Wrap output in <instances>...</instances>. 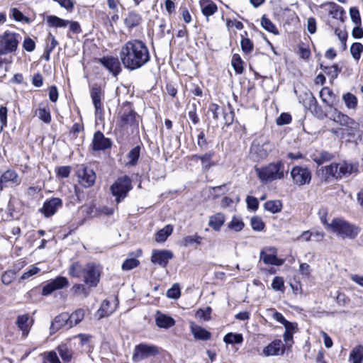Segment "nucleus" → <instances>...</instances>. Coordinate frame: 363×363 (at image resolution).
<instances>
[{
	"instance_id": "1",
	"label": "nucleus",
	"mask_w": 363,
	"mask_h": 363,
	"mask_svg": "<svg viewBox=\"0 0 363 363\" xmlns=\"http://www.w3.org/2000/svg\"><path fill=\"white\" fill-rule=\"evenodd\" d=\"M119 57L125 69L133 71L145 65L150 60V54L145 43L130 40L121 46Z\"/></svg>"
},
{
	"instance_id": "2",
	"label": "nucleus",
	"mask_w": 363,
	"mask_h": 363,
	"mask_svg": "<svg viewBox=\"0 0 363 363\" xmlns=\"http://www.w3.org/2000/svg\"><path fill=\"white\" fill-rule=\"evenodd\" d=\"M69 274L73 277H83L87 286L96 287L100 281L101 270L94 262L83 266L79 262H74L69 267Z\"/></svg>"
},
{
	"instance_id": "3",
	"label": "nucleus",
	"mask_w": 363,
	"mask_h": 363,
	"mask_svg": "<svg viewBox=\"0 0 363 363\" xmlns=\"http://www.w3.org/2000/svg\"><path fill=\"white\" fill-rule=\"evenodd\" d=\"M328 229L342 239L354 240L360 233V228L351 223L343 218H334L330 225Z\"/></svg>"
},
{
	"instance_id": "4",
	"label": "nucleus",
	"mask_w": 363,
	"mask_h": 363,
	"mask_svg": "<svg viewBox=\"0 0 363 363\" xmlns=\"http://www.w3.org/2000/svg\"><path fill=\"white\" fill-rule=\"evenodd\" d=\"M256 172L260 181L267 184L284 177V164L281 161L272 162L265 167L256 168Z\"/></svg>"
},
{
	"instance_id": "5",
	"label": "nucleus",
	"mask_w": 363,
	"mask_h": 363,
	"mask_svg": "<svg viewBox=\"0 0 363 363\" xmlns=\"http://www.w3.org/2000/svg\"><path fill=\"white\" fill-rule=\"evenodd\" d=\"M352 169V167L346 162L332 163L323 167L320 172H321L323 179L325 182H328L333 179H340L347 174H350Z\"/></svg>"
},
{
	"instance_id": "6",
	"label": "nucleus",
	"mask_w": 363,
	"mask_h": 363,
	"mask_svg": "<svg viewBox=\"0 0 363 363\" xmlns=\"http://www.w3.org/2000/svg\"><path fill=\"white\" fill-rule=\"evenodd\" d=\"M132 181L130 178L124 175L118 177L111 186L110 191L111 194L116 198L117 203H121L132 189Z\"/></svg>"
},
{
	"instance_id": "7",
	"label": "nucleus",
	"mask_w": 363,
	"mask_h": 363,
	"mask_svg": "<svg viewBox=\"0 0 363 363\" xmlns=\"http://www.w3.org/2000/svg\"><path fill=\"white\" fill-rule=\"evenodd\" d=\"M331 119L340 125L345 126V129L339 128L338 130L342 132L345 130L349 137H354L359 130V123L356 122L348 116L342 113L337 109H335L332 113Z\"/></svg>"
},
{
	"instance_id": "8",
	"label": "nucleus",
	"mask_w": 363,
	"mask_h": 363,
	"mask_svg": "<svg viewBox=\"0 0 363 363\" xmlns=\"http://www.w3.org/2000/svg\"><path fill=\"white\" fill-rule=\"evenodd\" d=\"M21 35L6 31L0 36V54H9L16 50Z\"/></svg>"
},
{
	"instance_id": "9",
	"label": "nucleus",
	"mask_w": 363,
	"mask_h": 363,
	"mask_svg": "<svg viewBox=\"0 0 363 363\" xmlns=\"http://www.w3.org/2000/svg\"><path fill=\"white\" fill-rule=\"evenodd\" d=\"M76 174L79 183L84 187L89 188L94 184L96 176L92 169L81 164L77 166Z\"/></svg>"
},
{
	"instance_id": "10",
	"label": "nucleus",
	"mask_w": 363,
	"mask_h": 363,
	"mask_svg": "<svg viewBox=\"0 0 363 363\" xmlns=\"http://www.w3.org/2000/svg\"><path fill=\"white\" fill-rule=\"evenodd\" d=\"M21 183V178L16 170L9 169L4 172H0V192L4 188L18 186Z\"/></svg>"
},
{
	"instance_id": "11",
	"label": "nucleus",
	"mask_w": 363,
	"mask_h": 363,
	"mask_svg": "<svg viewBox=\"0 0 363 363\" xmlns=\"http://www.w3.org/2000/svg\"><path fill=\"white\" fill-rule=\"evenodd\" d=\"M96 61L101 64L114 77H117L122 70L120 57L118 58L112 55H106L96 59Z\"/></svg>"
},
{
	"instance_id": "12",
	"label": "nucleus",
	"mask_w": 363,
	"mask_h": 363,
	"mask_svg": "<svg viewBox=\"0 0 363 363\" xmlns=\"http://www.w3.org/2000/svg\"><path fill=\"white\" fill-rule=\"evenodd\" d=\"M158 353L157 347L149 345L145 343H140L135 347L133 360L134 362L140 361L152 356H155Z\"/></svg>"
},
{
	"instance_id": "13",
	"label": "nucleus",
	"mask_w": 363,
	"mask_h": 363,
	"mask_svg": "<svg viewBox=\"0 0 363 363\" xmlns=\"http://www.w3.org/2000/svg\"><path fill=\"white\" fill-rule=\"evenodd\" d=\"M291 175L294 183L298 186L309 184L311 180V172L307 167H294L291 171Z\"/></svg>"
},
{
	"instance_id": "14",
	"label": "nucleus",
	"mask_w": 363,
	"mask_h": 363,
	"mask_svg": "<svg viewBox=\"0 0 363 363\" xmlns=\"http://www.w3.org/2000/svg\"><path fill=\"white\" fill-rule=\"evenodd\" d=\"M90 96L95 108L96 114L101 113L104 108L102 99L104 96V91L101 85L94 84L90 87Z\"/></svg>"
},
{
	"instance_id": "15",
	"label": "nucleus",
	"mask_w": 363,
	"mask_h": 363,
	"mask_svg": "<svg viewBox=\"0 0 363 363\" xmlns=\"http://www.w3.org/2000/svg\"><path fill=\"white\" fill-rule=\"evenodd\" d=\"M62 200L57 197H53L46 200L40 211L45 218H49L55 215L57 211L62 207Z\"/></svg>"
},
{
	"instance_id": "16",
	"label": "nucleus",
	"mask_w": 363,
	"mask_h": 363,
	"mask_svg": "<svg viewBox=\"0 0 363 363\" xmlns=\"http://www.w3.org/2000/svg\"><path fill=\"white\" fill-rule=\"evenodd\" d=\"M277 250L275 247H269L260 252V259L265 264L274 266H281L284 259H279L277 257Z\"/></svg>"
},
{
	"instance_id": "17",
	"label": "nucleus",
	"mask_w": 363,
	"mask_h": 363,
	"mask_svg": "<svg viewBox=\"0 0 363 363\" xmlns=\"http://www.w3.org/2000/svg\"><path fill=\"white\" fill-rule=\"evenodd\" d=\"M91 145L94 151L106 150L111 147L112 142L101 131H97L94 135Z\"/></svg>"
},
{
	"instance_id": "18",
	"label": "nucleus",
	"mask_w": 363,
	"mask_h": 363,
	"mask_svg": "<svg viewBox=\"0 0 363 363\" xmlns=\"http://www.w3.org/2000/svg\"><path fill=\"white\" fill-rule=\"evenodd\" d=\"M136 123V113L131 108L130 105L128 104L123 108V112L121 113L119 125L121 128H125L127 126H132Z\"/></svg>"
},
{
	"instance_id": "19",
	"label": "nucleus",
	"mask_w": 363,
	"mask_h": 363,
	"mask_svg": "<svg viewBox=\"0 0 363 363\" xmlns=\"http://www.w3.org/2000/svg\"><path fill=\"white\" fill-rule=\"evenodd\" d=\"M173 253L167 250H154L152 252L151 262L157 264L162 267H166L169 260L173 258Z\"/></svg>"
},
{
	"instance_id": "20",
	"label": "nucleus",
	"mask_w": 363,
	"mask_h": 363,
	"mask_svg": "<svg viewBox=\"0 0 363 363\" xmlns=\"http://www.w3.org/2000/svg\"><path fill=\"white\" fill-rule=\"evenodd\" d=\"M68 280L64 277H58L43 287L42 294L48 296L57 289H61L68 285Z\"/></svg>"
},
{
	"instance_id": "21",
	"label": "nucleus",
	"mask_w": 363,
	"mask_h": 363,
	"mask_svg": "<svg viewBox=\"0 0 363 363\" xmlns=\"http://www.w3.org/2000/svg\"><path fill=\"white\" fill-rule=\"evenodd\" d=\"M285 348L281 340H275L263 349V354L267 357L281 355L284 353Z\"/></svg>"
},
{
	"instance_id": "22",
	"label": "nucleus",
	"mask_w": 363,
	"mask_h": 363,
	"mask_svg": "<svg viewBox=\"0 0 363 363\" xmlns=\"http://www.w3.org/2000/svg\"><path fill=\"white\" fill-rule=\"evenodd\" d=\"M322 7L325 8L328 14L335 19H339L344 21L343 16L345 14L344 9L342 6L334 2H326L322 5Z\"/></svg>"
},
{
	"instance_id": "23",
	"label": "nucleus",
	"mask_w": 363,
	"mask_h": 363,
	"mask_svg": "<svg viewBox=\"0 0 363 363\" xmlns=\"http://www.w3.org/2000/svg\"><path fill=\"white\" fill-rule=\"evenodd\" d=\"M156 325L161 328H169L175 324L174 320L160 311H157L155 315Z\"/></svg>"
},
{
	"instance_id": "24",
	"label": "nucleus",
	"mask_w": 363,
	"mask_h": 363,
	"mask_svg": "<svg viewBox=\"0 0 363 363\" xmlns=\"http://www.w3.org/2000/svg\"><path fill=\"white\" fill-rule=\"evenodd\" d=\"M274 145L269 142H266L262 145H255L252 147L251 152H255L259 159L266 158L272 150Z\"/></svg>"
},
{
	"instance_id": "25",
	"label": "nucleus",
	"mask_w": 363,
	"mask_h": 363,
	"mask_svg": "<svg viewBox=\"0 0 363 363\" xmlns=\"http://www.w3.org/2000/svg\"><path fill=\"white\" fill-rule=\"evenodd\" d=\"M190 329L195 339L208 340L211 337L210 332L201 326L195 325L194 323H191Z\"/></svg>"
},
{
	"instance_id": "26",
	"label": "nucleus",
	"mask_w": 363,
	"mask_h": 363,
	"mask_svg": "<svg viewBox=\"0 0 363 363\" xmlns=\"http://www.w3.org/2000/svg\"><path fill=\"white\" fill-rule=\"evenodd\" d=\"M16 325L22 331L23 335L26 337L30 328V323H29V315L28 314L18 315L16 320Z\"/></svg>"
},
{
	"instance_id": "27",
	"label": "nucleus",
	"mask_w": 363,
	"mask_h": 363,
	"mask_svg": "<svg viewBox=\"0 0 363 363\" xmlns=\"http://www.w3.org/2000/svg\"><path fill=\"white\" fill-rule=\"evenodd\" d=\"M225 220L222 213H217L209 218L208 225L216 231H219Z\"/></svg>"
},
{
	"instance_id": "28",
	"label": "nucleus",
	"mask_w": 363,
	"mask_h": 363,
	"mask_svg": "<svg viewBox=\"0 0 363 363\" xmlns=\"http://www.w3.org/2000/svg\"><path fill=\"white\" fill-rule=\"evenodd\" d=\"M46 23L48 26L52 28H66L69 23V20L62 19L57 16H48Z\"/></svg>"
},
{
	"instance_id": "29",
	"label": "nucleus",
	"mask_w": 363,
	"mask_h": 363,
	"mask_svg": "<svg viewBox=\"0 0 363 363\" xmlns=\"http://www.w3.org/2000/svg\"><path fill=\"white\" fill-rule=\"evenodd\" d=\"M214 155L213 152H209L202 155H193V159L200 160L203 166V168L206 170L208 169L211 167L215 164L213 162V157Z\"/></svg>"
},
{
	"instance_id": "30",
	"label": "nucleus",
	"mask_w": 363,
	"mask_h": 363,
	"mask_svg": "<svg viewBox=\"0 0 363 363\" xmlns=\"http://www.w3.org/2000/svg\"><path fill=\"white\" fill-rule=\"evenodd\" d=\"M116 309V306H112V303L108 300H104L100 308L97 311L99 318H104L111 315Z\"/></svg>"
},
{
	"instance_id": "31",
	"label": "nucleus",
	"mask_w": 363,
	"mask_h": 363,
	"mask_svg": "<svg viewBox=\"0 0 363 363\" xmlns=\"http://www.w3.org/2000/svg\"><path fill=\"white\" fill-rule=\"evenodd\" d=\"M68 325V315L67 314H60L56 316L54 320L51 323L50 330L51 333L57 332L61 327L64 325Z\"/></svg>"
},
{
	"instance_id": "32",
	"label": "nucleus",
	"mask_w": 363,
	"mask_h": 363,
	"mask_svg": "<svg viewBox=\"0 0 363 363\" xmlns=\"http://www.w3.org/2000/svg\"><path fill=\"white\" fill-rule=\"evenodd\" d=\"M200 6L203 14L207 17L214 14L217 11V6L209 0L201 1Z\"/></svg>"
},
{
	"instance_id": "33",
	"label": "nucleus",
	"mask_w": 363,
	"mask_h": 363,
	"mask_svg": "<svg viewBox=\"0 0 363 363\" xmlns=\"http://www.w3.org/2000/svg\"><path fill=\"white\" fill-rule=\"evenodd\" d=\"M142 21V18L140 14L132 11L130 12L128 16L125 18V24L128 28H134L138 26Z\"/></svg>"
},
{
	"instance_id": "34",
	"label": "nucleus",
	"mask_w": 363,
	"mask_h": 363,
	"mask_svg": "<svg viewBox=\"0 0 363 363\" xmlns=\"http://www.w3.org/2000/svg\"><path fill=\"white\" fill-rule=\"evenodd\" d=\"M84 318V311L79 308L74 311L70 315H68V325L70 327L77 325Z\"/></svg>"
},
{
	"instance_id": "35",
	"label": "nucleus",
	"mask_w": 363,
	"mask_h": 363,
	"mask_svg": "<svg viewBox=\"0 0 363 363\" xmlns=\"http://www.w3.org/2000/svg\"><path fill=\"white\" fill-rule=\"evenodd\" d=\"M349 359L352 363H362L363 347L362 345H357L354 347L350 354Z\"/></svg>"
},
{
	"instance_id": "36",
	"label": "nucleus",
	"mask_w": 363,
	"mask_h": 363,
	"mask_svg": "<svg viewBox=\"0 0 363 363\" xmlns=\"http://www.w3.org/2000/svg\"><path fill=\"white\" fill-rule=\"evenodd\" d=\"M35 114L45 123H49L51 121L50 111L47 106H44L43 107L40 106V108L36 110Z\"/></svg>"
},
{
	"instance_id": "37",
	"label": "nucleus",
	"mask_w": 363,
	"mask_h": 363,
	"mask_svg": "<svg viewBox=\"0 0 363 363\" xmlns=\"http://www.w3.org/2000/svg\"><path fill=\"white\" fill-rule=\"evenodd\" d=\"M231 65L238 74H241L244 71L243 61L238 54H234L232 57Z\"/></svg>"
},
{
	"instance_id": "38",
	"label": "nucleus",
	"mask_w": 363,
	"mask_h": 363,
	"mask_svg": "<svg viewBox=\"0 0 363 363\" xmlns=\"http://www.w3.org/2000/svg\"><path fill=\"white\" fill-rule=\"evenodd\" d=\"M261 26L267 31L277 35L279 31L275 25L268 18L266 15H263L261 18Z\"/></svg>"
},
{
	"instance_id": "39",
	"label": "nucleus",
	"mask_w": 363,
	"mask_h": 363,
	"mask_svg": "<svg viewBox=\"0 0 363 363\" xmlns=\"http://www.w3.org/2000/svg\"><path fill=\"white\" fill-rule=\"evenodd\" d=\"M244 227L245 223H243L242 220L235 216L232 218V220L228 224V229L235 232L241 231Z\"/></svg>"
},
{
	"instance_id": "40",
	"label": "nucleus",
	"mask_w": 363,
	"mask_h": 363,
	"mask_svg": "<svg viewBox=\"0 0 363 363\" xmlns=\"http://www.w3.org/2000/svg\"><path fill=\"white\" fill-rule=\"evenodd\" d=\"M60 357L65 362H69L73 356V352L66 345H59L57 348Z\"/></svg>"
},
{
	"instance_id": "41",
	"label": "nucleus",
	"mask_w": 363,
	"mask_h": 363,
	"mask_svg": "<svg viewBox=\"0 0 363 363\" xmlns=\"http://www.w3.org/2000/svg\"><path fill=\"white\" fill-rule=\"evenodd\" d=\"M72 291L74 295L84 298L88 296L89 294V289L82 284H76L72 288Z\"/></svg>"
},
{
	"instance_id": "42",
	"label": "nucleus",
	"mask_w": 363,
	"mask_h": 363,
	"mask_svg": "<svg viewBox=\"0 0 363 363\" xmlns=\"http://www.w3.org/2000/svg\"><path fill=\"white\" fill-rule=\"evenodd\" d=\"M264 209L272 213H276L281 211L282 204L280 201H268L264 205Z\"/></svg>"
},
{
	"instance_id": "43",
	"label": "nucleus",
	"mask_w": 363,
	"mask_h": 363,
	"mask_svg": "<svg viewBox=\"0 0 363 363\" xmlns=\"http://www.w3.org/2000/svg\"><path fill=\"white\" fill-rule=\"evenodd\" d=\"M140 148L139 146L135 147L130 150L127 155L128 162L127 164L134 166L137 164L140 157Z\"/></svg>"
},
{
	"instance_id": "44",
	"label": "nucleus",
	"mask_w": 363,
	"mask_h": 363,
	"mask_svg": "<svg viewBox=\"0 0 363 363\" xmlns=\"http://www.w3.org/2000/svg\"><path fill=\"white\" fill-rule=\"evenodd\" d=\"M172 228L170 225H166L159 230L155 235V240L158 242H164L172 234Z\"/></svg>"
},
{
	"instance_id": "45",
	"label": "nucleus",
	"mask_w": 363,
	"mask_h": 363,
	"mask_svg": "<svg viewBox=\"0 0 363 363\" xmlns=\"http://www.w3.org/2000/svg\"><path fill=\"white\" fill-rule=\"evenodd\" d=\"M223 341L226 344H241L243 341V337L241 334L229 333L224 336Z\"/></svg>"
},
{
	"instance_id": "46",
	"label": "nucleus",
	"mask_w": 363,
	"mask_h": 363,
	"mask_svg": "<svg viewBox=\"0 0 363 363\" xmlns=\"http://www.w3.org/2000/svg\"><path fill=\"white\" fill-rule=\"evenodd\" d=\"M333 158V155L327 152L322 151L318 155L313 157V161L318 165L323 164L325 162H328Z\"/></svg>"
},
{
	"instance_id": "47",
	"label": "nucleus",
	"mask_w": 363,
	"mask_h": 363,
	"mask_svg": "<svg viewBox=\"0 0 363 363\" xmlns=\"http://www.w3.org/2000/svg\"><path fill=\"white\" fill-rule=\"evenodd\" d=\"M363 52V45L360 43H354L350 47V52L355 60H359Z\"/></svg>"
},
{
	"instance_id": "48",
	"label": "nucleus",
	"mask_w": 363,
	"mask_h": 363,
	"mask_svg": "<svg viewBox=\"0 0 363 363\" xmlns=\"http://www.w3.org/2000/svg\"><path fill=\"white\" fill-rule=\"evenodd\" d=\"M343 100L348 108L355 109L357 106V99L352 94L347 93L343 96Z\"/></svg>"
},
{
	"instance_id": "49",
	"label": "nucleus",
	"mask_w": 363,
	"mask_h": 363,
	"mask_svg": "<svg viewBox=\"0 0 363 363\" xmlns=\"http://www.w3.org/2000/svg\"><path fill=\"white\" fill-rule=\"evenodd\" d=\"M241 37L240 45L242 52L245 54L250 53L254 48L253 43L249 38L244 37L242 35Z\"/></svg>"
},
{
	"instance_id": "50",
	"label": "nucleus",
	"mask_w": 363,
	"mask_h": 363,
	"mask_svg": "<svg viewBox=\"0 0 363 363\" xmlns=\"http://www.w3.org/2000/svg\"><path fill=\"white\" fill-rule=\"evenodd\" d=\"M320 67L326 74L330 75L332 79L336 78L338 74L340 72V69L337 65H334L330 67H323L321 65Z\"/></svg>"
},
{
	"instance_id": "51",
	"label": "nucleus",
	"mask_w": 363,
	"mask_h": 363,
	"mask_svg": "<svg viewBox=\"0 0 363 363\" xmlns=\"http://www.w3.org/2000/svg\"><path fill=\"white\" fill-rule=\"evenodd\" d=\"M211 312L212 309L211 307H206L205 309L200 308L196 311V317L203 320H209Z\"/></svg>"
},
{
	"instance_id": "52",
	"label": "nucleus",
	"mask_w": 363,
	"mask_h": 363,
	"mask_svg": "<svg viewBox=\"0 0 363 363\" xmlns=\"http://www.w3.org/2000/svg\"><path fill=\"white\" fill-rule=\"evenodd\" d=\"M320 97L323 102L329 105L330 99L333 97V93L329 88L324 87L320 91Z\"/></svg>"
},
{
	"instance_id": "53",
	"label": "nucleus",
	"mask_w": 363,
	"mask_h": 363,
	"mask_svg": "<svg viewBox=\"0 0 363 363\" xmlns=\"http://www.w3.org/2000/svg\"><path fill=\"white\" fill-rule=\"evenodd\" d=\"M43 363H60V361L57 353L54 351H50L43 354Z\"/></svg>"
},
{
	"instance_id": "54",
	"label": "nucleus",
	"mask_w": 363,
	"mask_h": 363,
	"mask_svg": "<svg viewBox=\"0 0 363 363\" xmlns=\"http://www.w3.org/2000/svg\"><path fill=\"white\" fill-rule=\"evenodd\" d=\"M251 227L254 230L261 231L264 228V224L261 218L258 216H254L250 220Z\"/></svg>"
},
{
	"instance_id": "55",
	"label": "nucleus",
	"mask_w": 363,
	"mask_h": 363,
	"mask_svg": "<svg viewBox=\"0 0 363 363\" xmlns=\"http://www.w3.org/2000/svg\"><path fill=\"white\" fill-rule=\"evenodd\" d=\"M272 287L275 291H284V281L282 277H275L272 283Z\"/></svg>"
},
{
	"instance_id": "56",
	"label": "nucleus",
	"mask_w": 363,
	"mask_h": 363,
	"mask_svg": "<svg viewBox=\"0 0 363 363\" xmlns=\"http://www.w3.org/2000/svg\"><path fill=\"white\" fill-rule=\"evenodd\" d=\"M201 238L197 235H189L184 238L183 245L185 247L189 246L194 243L200 244Z\"/></svg>"
},
{
	"instance_id": "57",
	"label": "nucleus",
	"mask_w": 363,
	"mask_h": 363,
	"mask_svg": "<svg viewBox=\"0 0 363 363\" xmlns=\"http://www.w3.org/2000/svg\"><path fill=\"white\" fill-rule=\"evenodd\" d=\"M140 264L139 260L135 258L127 259L122 264L123 270H130L136 267Z\"/></svg>"
},
{
	"instance_id": "58",
	"label": "nucleus",
	"mask_w": 363,
	"mask_h": 363,
	"mask_svg": "<svg viewBox=\"0 0 363 363\" xmlns=\"http://www.w3.org/2000/svg\"><path fill=\"white\" fill-rule=\"evenodd\" d=\"M350 15L351 20L355 25L362 24L359 11L356 7L350 8Z\"/></svg>"
},
{
	"instance_id": "59",
	"label": "nucleus",
	"mask_w": 363,
	"mask_h": 363,
	"mask_svg": "<svg viewBox=\"0 0 363 363\" xmlns=\"http://www.w3.org/2000/svg\"><path fill=\"white\" fill-rule=\"evenodd\" d=\"M188 116L194 125L199 123V118L196 113V105L195 104H193L190 106L189 111L188 112Z\"/></svg>"
},
{
	"instance_id": "60",
	"label": "nucleus",
	"mask_w": 363,
	"mask_h": 363,
	"mask_svg": "<svg viewBox=\"0 0 363 363\" xmlns=\"http://www.w3.org/2000/svg\"><path fill=\"white\" fill-rule=\"evenodd\" d=\"M11 12L13 18L16 21H26V22L29 21V18L24 16L23 13L21 11H20L18 9L13 8L11 9Z\"/></svg>"
},
{
	"instance_id": "61",
	"label": "nucleus",
	"mask_w": 363,
	"mask_h": 363,
	"mask_svg": "<svg viewBox=\"0 0 363 363\" xmlns=\"http://www.w3.org/2000/svg\"><path fill=\"white\" fill-rule=\"evenodd\" d=\"M16 276V273L13 270H8L5 272L2 277H1V281L4 284H9L11 283V281L14 279Z\"/></svg>"
},
{
	"instance_id": "62",
	"label": "nucleus",
	"mask_w": 363,
	"mask_h": 363,
	"mask_svg": "<svg viewBox=\"0 0 363 363\" xmlns=\"http://www.w3.org/2000/svg\"><path fill=\"white\" fill-rule=\"evenodd\" d=\"M291 116L290 114H289L287 113H282L277 118V124L279 125L289 124L291 123Z\"/></svg>"
},
{
	"instance_id": "63",
	"label": "nucleus",
	"mask_w": 363,
	"mask_h": 363,
	"mask_svg": "<svg viewBox=\"0 0 363 363\" xmlns=\"http://www.w3.org/2000/svg\"><path fill=\"white\" fill-rule=\"evenodd\" d=\"M23 48L28 52H33L35 48V43L30 37H26L23 40Z\"/></svg>"
},
{
	"instance_id": "64",
	"label": "nucleus",
	"mask_w": 363,
	"mask_h": 363,
	"mask_svg": "<svg viewBox=\"0 0 363 363\" xmlns=\"http://www.w3.org/2000/svg\"><path fill=\"white\" fill-rule=\"evenodd\" d=\"M209 111L212 113L213 118L217 121L219 118V115L222 113L223 109L216 104H211L209 106Z\"/></svg>"
}]
</instances>
